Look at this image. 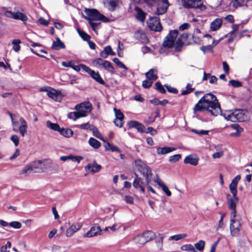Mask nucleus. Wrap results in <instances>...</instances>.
I'll use <instances>...</instances> for the list:
<instances>
[{
  "instance_id": "obj_1",
  "label": "nucleus",
  "mask_w": 252,
  "mask_h": 252,
  "mask_svg": "<svg viewBox=\"0 0 252 252\" xmlns=\"http://www.w3.org/2000/svg\"><path fill=\"white\" fill-rule=\"evenodd\" d=\"M193 111L194 114L197 112L207 111L214 116L222 112L218 99L211 93L205 94L195 105Z\"/></svg>"
},
{
  "instance_id": "obj_2",
  "label": "nucleus",
  "mask_w": 252,
  "mask_h": 252,
  "mask_svg": "<svg viewBox=\"0 0 252 252\" xmlns=\"http://www.w3.org/2000/svg\"><path fill=\"white\" fill-rule=\"evenodd\" d=\"M85 12L88 17L84 16V17L88 21H101L106 23L109 22V18L99 13V11L95 9L85 8Z\"/></svg>"
},
{
  "instance_id": "obj_3",
  "label": "nucleus",
  "mask_w": 252,
  "mask_h": 252,
  "mask_svg": "<svg viewBox=\"0 0 252 252\" xmlns=\"http://www.w3.org/2000/svg\"><path fill=\"white\" fill-rule=\"evenodd\" d=\"M135 167L145 179L153 175L151 169L141 159H137L134 161Z\"/></svg>"
},
{
  "instance_id": "obj_4",
  "label": "nucleus",
  "mask_w": 252,
  "mask_h": 252,
  "mask_svg": "<svg viewBox=\"0 0 252 252\" xmlns=\"http://www.w3.org/2000/svg\"><path fill=\"white\" fill-rule=\"evenodd\" d=\"M178 33V31L177 30L170 31L169 33L165 37L162 44V46L168 48H172Z\"/></svg>"
},
{
  "instance_id": "obj_5",
  "label": "nucleus",
  "mask_w": 252,
  "mask_h": 252,
  "mask_svg": "<svg viewBox=\"0 0 252 252\" xmlns=\"http://www.w3.org/2000/svg\"><path fill=\"white\" fill-rule=\"evenodd\" d=\"M181 1L183 6L187 9L199 8L201 10L206 9L202 0H181Z\"/></svg>"
},
{
  "instance_id": "obj_6",
  "label": "nucleus",
  "mask_w": 252,
  "mask_h": 252,
  "mask_svg": "<svg viewBox=\"0 0 252 252\" xmlns=\"http://www.w3.org/2000/svg\"><path fill=\"white\" fill-rule=\"evenodd\" d=\"M152 2L157 3L156 13L159 15L164 14L169 6V3L168 0H151ZM150 0H149V5H152L150 3Z\"/></svg>"
},
{
  "instance_id": "obj_7",
  "label": "nucleus",
  "mask_w": 252,
  "mask_h": 252,
  "mask_svg": "<svg viewBox=\"0 0 252 252\" xmlns=\"http://www.w3.org/2000/svg\"><path fill=\"white\" fill-rule=\"evenodd\" d=\"M91 104L89 102L87 103V105L85 103L77 104L75 107V109L77 111L73 112L74 116L73 120H76L78 118L85 117L86 116V114L84 109H89V108H91Z\"/></svg>"
},
{
  "instance_id": "obj_8",
  "label": "nucleus",
  "mask_w": 252,
  "mask_h": 252,
  "mask_svg": "<svg viewBox=\"0 0 252 252\" xmlns=\"http://www.w3.org/2000/svg\"><path fill=\"white\" fill-rule=\"evenodd\" d=\"M147 24L151 31L160 32L162 29L159 18L158 17H150L147 20Z\"/></svg>"
},
{
  "instance_id": "obj_9",
  "label": "nucleus",
  "mask_w": 252,
  "mask_h": 252,
  "mask_svg": "<svg viewBox=\"0 0 252 252\" xmlns=\"http://www.w3.org/2000/svg\"><path fill=\"white\" fill-rule=\"evenodd\" d=\"M230 230L231 235L233 236H237L240 232L241 227V219L230 220Z\"/></svg>"
},
{
  "instance_id": "obj_10",
  "label": "nucleus",
  "mask_w": 252,
  "mask_h": 252,
  "mask_svg": "<svg viewBox=\"0 0 252 252\" xmlns=\"http://www.w3.org/2000/svg\"><path fill=\"white\" fill-rule=\"evenodd\" d=\"M42 161L41 160H38L37 162L35 161L32 165H27L25 166L23 169L20 171V175H24L25 176L29 175L34 170L37 168L36 164H41Z\"/></svg>"
},
{
  "instance_id": "obj_11",
  "label": "nucleus",
  "mask_w": 252,
  "mask_h": 252,
  "mask_svg": "<svg viewBox=\"0 0 252 252\" xmlns=\"http://www.w3.org/2000/svg\"><path fill=\"white\" fill-rule=\"evenodd\" d=\"M241 179V176L238 175L236 176L231 181L229 186V188L231 193L233 195L235 196L237 194V185Z\"/></svg>"
},
{
  "instance_id": "obj_12",
  "label": "nucleus",
  "mask_w": 252,
  "mask_h": 252,
  "mask_svg": "<svg viewBox=\"0 0 252 252\" xmlns=\"http://www.w3.org/2000/svg\"><path fill=\"white\" fill-rule=\"evenodd\" d=\"M127 125L129 128H135L140 133H144L146 131L145 126L137 121H130L128 123Z\"/></svg>"
},
{
  "instance_id": "obj_13",
  "label": "nucleus",
  "mask_w": 252,
  "mask_h": 252,
  "mask_svg": "<svg viewBox=\"0 0 252 252\" xmlns=\"http://www.w3.org/2000/svg\"><path fill=\"white\" fill-rule=\"evenodd\" d=\"M101 229L99 226L94 225L91 228L90 231L84 234V237H92L100 234Z\"/></svg>"
},
{
  "instance_id": "obj_14",
  "label": "nucleus",
  "mask_w": 252,
  "mask_h": 252,
  "mask_svg": "<svg viewBox=\"0 0 252 252\" xmlns=\"http://www.w3.org/2000/svg\"><path fill=\"white\" fill-rule=\"evenodd\" d=\"M47 95L53 99L60 101L62 99V92L61 91H57L53 89L52 91H48Z\"/></svg>"
},
{
  "instance_id": "obj_15",
  "label": "nucleus",
  "mask_w": 252,
  "mask_h": 252,
  "mask_svg": "<svg viewBox=\"0 0 252 252\" xmlns=\"http://www.w3.org/2000/svg\"><path fill=\"white\" fill-rule=\"evenodd\" d=\"M231 195L229 194L226 195L227 201L229 209H235L236 208V204L238 202L239 198L237 197V195L234 196L233 195L230 198Z\"/></svg>"
},
{
  "instance_id": "obj_16",
  "label": "nucleus",
  "mask_w": 252,
  "mask_h": 252,
  "mask_svg": "<svg viewBox=\"0 0 252 252\" xmlns=\"http://www.w3.org/2000/svg\"><path fill=\"white\" fill-rule=\"evenodd\" d=\"M199 158L195 155H189L187 156L184 159V162L186 164L196 166L198 164Z\"/></svg>"
},
{
  "instance_id": "obj_17",
  "label": "nucleus",
  "mask_w": 252,
  "mask_h": 252,
  "mask_svg": "<svg viewBox=\"0 0 252 252\" xmlns=\"http://www.w3.org/2000/svg\"><path fill=\"white\" fill-rule=\"evenodd\" d=\"M82 226L81 222H77L75 224L71 225L66 231V235L67 237L71 236L75 232L78 230Z\"/></svg>"
},
{
  "instance_id": "obj_18",
  "label": "nucleus",
  "mask_w": 252,
  "mask_h": 252,
  "mask_svg": "<svg viewBox=\"0 0 252 252\" xmlns=\"http://www.w3.org/2000/svg\"><path fill=\"white\" fill-rule=\"evenodd\" d=\"M134 37L143 43H147L149 42V39L146 34L141 31H136L134 33Z\"/></svg>"
},
{
  "instance_id": "obj_19",
  "label": "nucleus",
  "mask_w": 252,
  "mask_h": 252,
  "mask_svg": "<svg viewBox=\"0 0 252 252\" xmlns=\"http://www.w3.org/2000/svg\"><path fill=\"white\" fill-rule=\"evenodd\" d=\"M101 168V166L98 164L94 160L93 164L89 163L86 167L85 169L93 173L98 172Z\"/></svg>"
},
{
  "instance_id": "obj_20",
  "label": "nucleus",
  "mask_w": 252,
  "mask_h": 252,
  "mask_svg": "<svg viewBox=\"0 0 252 252\" xmlns=\"http://www.w3.org/2000/svg\"><path fill=\"white\" fill-rule=\"evenodd\" d=\"M232 119L233 122H241L244 120V114L242 113L241 110H236L235 111L232 112Z\"/></svg>"
},
{
  "instance_id": "obj_21",
  "label": "nucleus",
  "mask_w": 252,
  "mask_h": 252,
  "mask_svg": "<svg viewBox=\"0 0 252 252\" xmlns=\"http://www.w3.org/2000/svg\"><path fill=\"white\" fill-rule=\"evenodd\" d=\"M90 75L91 76V77L94 79L96 82L98 83L99 84L104 85L106 87L107 86V85L105 83L104 81L102 79L101 77L100 76V74L98 72H95V71L93 70V71L91 72Z\"/></svg>"
},
{
  "instance_id": "obj_22",
  "label": "nucleus",
  "mask_w": 252,
  "mask_h": 252,
  "mask_svg": "<svg viewBox=\"0 0 252 252\" xmlns=\"http://www.w3.org/2000/svg\"><path fill=\"white\" fill-rule=\"evenodd\" d=\"M222 24L221 18H217L214 20L210 25V29L212 31H216L220 29Z\"/></svg>"
},
{
  "instance_id": "obj_23",
  "label": "nucleus",
  "mask_w": 252,
  "mask_h": 252,
  "mask_svg": "<svg viewBox=\"0 0 252 252\" xmlns=\"http://www.w3.org/2000/svg\"><path fill=\"white\" fill-rule=\"evenodd\" d=\"M145 75L148 80L155 81L158 78V70L157 69L152 68L146 73Z\"/></svg>"
},
{
  "instance_id": "obj_24",
  "label": "nucleus",
  "mask_w": 252,
  "mask_h": 252,
  "mask_svg": "<svg viewBox=\"0 0 252 252\" xmlns=\"http://www.w3.org/2000/svg\"><path fill=\"white\" fill-rule=\"evenodd\" d=\"M65 46L63 42L59 37H57L56 38V41L53 42L52 45V49L56 50H59L61 49H64Z\"/></svg>"
},
{
  "instance_id": "obj_25",
  "label": "nucleus",
  "mask_w": 252,
  "mask_h": 252,
  "mask_svg": "<svg viewBox=\"0 0 252 252\" xmlns=\"http://www.w3.org/2000/svg\"><path fill=\"white\" fill-rule=\"evenodd\" d=\"M176 149L170 147H164L157 148V153L158 155H164L175 151Z\"/></svg>"
},
{
  "instance_id": "obj_26",
  "label": "nucleus",
  "mask_w": 252,
  "mask_h": 252,
  "mask_svg": "<svg viewBox=\"0 0 252 252\" xmlns=\"http://www.w3.org/2000/svg\"><path fill=\"white\" fill-rule=\"evenodd\" d=\"M108 9L110 11H114L119 8V1L118 0H107Z\"/></svg>"
},
{
  "instance_id": "obj_27",
  "label": "nucleus",
  "mask_w": 252,
  "mask_h": 252,
  "mask_svg": "<svg viewBox=\"0 0 252 252\" xmlns=\"http://www.w3.org/2000/svg\"><path fill=\"white\" fill-rule=\"evenodd\" d=\"M137 13L136 18L141 22H144L145 19L146 13H145L140 8L136 6L135 8Z\"/></svg>"
},
{
  "instance_id": "obj_28",
  "label": "nucleus",
  "mask_w": 252,
  "mask_h": 252,
  "mask_svg": "<svg viewBox=\"0 0 252 252\" xmlns=\"http://www.w3.org/2000/svg\"><path fill=\"white\" fill-rule=\"evenodd\" d=\"M20 122L21 124V125L19 127V132L21 135L24 137L25 134L27 133V125L26 121L24 120L23 118H21L20 119Z\"/></svg>"
},
{
  "instance_id": "obj_29",
  "label": "nucleus",
  "mask_w": 252,
  "mask_h": 252,
  "mask_svg": "<svg viewBox=\"0 0 252 252\" xmlns=\"http://www.w3.org/2000/svg\"><path fill=\"white\" fill-rule=\"evenodd\" d=\"M143 237L147 241V242L153 240L156 236V234L152 231L147 230L143 233Z\"/></svg>"
},
{
  "instance_id": "obj_30",
  "label": "nucleus",
  "mask_w": 252,
  "mask_h": 252,
  "mask_svg": "<svg viewBox=\"0 0 252 252\" xmlns=\"http://www.w3.org/2000/svg\"><path fill=\"white\" fill-rule=\"evenodd\" d=\"M102 67L108 72L112 74L115 73V68L110 62L105 60L104 63H103Z\"/></svg>"
},
{
  "instance_id": "obj_31",
  "label": "nucleus",
  "mask_w": 252,
  "mask_h": 252,
  "mask_svg": "<svg viewBox=\"0 0 252 252\" xmlns=\"http://www.w3.org/2000/svg\"><path fill=\"white\" fill-rule=\"evenodd\" d=\"M88 143L91 147L95 149H98L101 146L100 142L93 137H91L89 139Z\"/></svg>"
},
{
  "instance_id": "obj_32",
  "label": "nucleus",
  "mask_w": 252,
  "mask_h": 252,
  "mask_svg": "<svg viewBox=\"0 0 252 252\" xmlns=\"http://www.w3.org/2000/svg\"><path fill=\"white\" fill-rule=\"evenodd\" d=\"M59 133L65 137H70L73 134V131L70 128H61Z\"/></svg>"
},
{
  "instance_id": "obj_33",
  "label": "nucleus",
  "mask_w": 252,
  "mask_h": 252,
  "mask_svg": "<svg viewBox=\"0 0 252 252\" xmlns=\"http://www.w3.org/2000/svg\"><path fill=\"white\" fill-rule=\"evenodd\" d=\"M47 127L54 131L59 132L61 129L60 126L57 123H53L50 121L46 122Z\"/></svg>"
},
{
  "instance_id": "obj_34",
  "label": "nucleus",
  "mask_w": 252,
  "mask_h": 252,
  "mask_svg": "<svg viewBox=\"0 0 252 252\" xmlns=\"http://www.w3.org/2000/svg\"><path fill=\"white\" fill-rule=\"evenodd\" d=\"M248 1V0H233L232 2L233 6L235 8H237L238 7L246 5Z\"/></svg>"
},
{
  "instance_id": "obj_35",
  "label": "nucleus",
  "mask_w": 252,
  "mask_h": 252,
  "mask_svg": "<svg viewBox=\"0 0 252 252\" xmlns=\"http://www.w3.org/2000/svg\"><path fill=\"white\" fill-rule=\"evenodd\" d=\"M13 19L20 20L24 22L27 20L28 17L24 13L20 12H17L14 13Z\"/></svg>"
},
{
  "instance_id": "obj_36",
  "label": "nucleus",
  "mask_w": 252,
  "mask_h": 252,
  "mask_svg": "<svg viewBox=\"0 0 252 252\" xmlns=\"http://www.w3.org/2000/svg\"><path fill=\"white\" fill-rule=\"evenodd\" d=\"M134 175L136 178L133 182V186L135 188L138 189L142 185V184H143V183L141 181V178L138 177V175L136 173H134Z\"/></svg>"
},
{
  "instance_id": "obj_37",
  "label": "nucleus",
  "mask_w": 252,
  "mask_h": 252,
  "mask_svg": "<svg viewBox=\"0 0 252 252\" xmlns=\"http://www.w3.org/2000/svg\"><path fill=\"white\" fill-rule=\"evenodd\" d=\"M111 47L109 45L106 46L103 51H102L100 54V56L103 58H106L109 55L110 51H111Z\"/></svg>"
},
{
  "instance_id": "obj_38",
  "label": "nucleus",
  "mask_w": 252,
  "mask_h": 252,
  "mask_svg": "<svg viewBox=\"0 0 252 252\" xmlns=\"http://www.w3.org/2000/svg\"><path fill=\"white\" fill-rule=\"evenodd\" d=\"M77 32L83 40L88 41L91 38V36L89 34H88L83 31L80 30L79 28L77 29Z\"/></svg>"
},
{
  "instance_id": "obj_39",
  "label": "nucleus",
  "mask_w": 252,
  "mask_h": 252,
  "mask_svg": "<svg viewBox=\"0 0 252 252\" xmlns=\"http://www.w3.org/2000/svg\"><path fill=\"white\" fill-rule=\"evenodd\" d=\"M21 42V40L18 39H13L12 41V44L13 45V49L16 52L20 50V46L19 44Z\"/></svg>"
},
{
  "instance_id": "obj_40",
  "label": "nucleus",
  "mask_w": 252,
  "mask_h": 252,
  "mask_svg": "<svg viewBox=\"0 0 252 252\" xmlns=\"http://www.w3.org/2000/svg\"><path fill=\"white\" fill-rule=\"evenodd\" d=\"M135 241L141 245H144L147 243V241H146V239L143 237V235L142 234L141 235H138L134 238Z\"/></svg>"
},
{
  "instance_id": "obj_41",
  "label": "nucleus",
  "mask_w": 252,
  "mask_h": 252,
  "mask_svg": "<svg viewBox=\"0 0 252 252\" xmlns=\"http://www.w3.org/2000/svg\"><path fill=\"white\" fill-rule=\"evenodd\" d=\"M230 127L236 130V132L235 133L232 134L233 135L234 134L236 136H239L240 133L243 130V128H242L238 124H237L231 125Z\"/></svg>"
},
{
  "instance_id": "obj_42",
  "label": "nucleus",
  "mask_w": 252,
  "mask_h": 252,
  "mask_svg": "<svg viewBox=\"0 0 252 252\" xmlns=\"http://www.w3.org/2000/svg\"><path fill=\"white\" fill-rule=\"evenodd\" d=\"M184 45V42L181 38H178L176 42V46L175 47V50L176 52H180L182 50V47Z\"/></svg>"
},
{
  "instance_id": "obj_43",
  "label": "nucleus",
  "mask_w": 252,
  "mask_h": 252,
  "mask_svg": "<svg viewBox=\"0 0 252 252\" xmlns=\"http://www.w3.org/2000/svg\"><path fill=\"white\" fill-rule=\"evenodd\" d=\"M114 111L115 114L116 119L121 121L124 120V115L123 113L119 109H117L116 108H114Z\"/></svg>"
},
{
  "instance_id": "obj_44",
  "label": "nucleus",
  "mask_w": 252,
  "mask_h": 252,
  "mask_svg": "<svg viewBox=\"0 0 252 252\" xmlns=\"http://www.w3.org/2000/svg\"><path fill=\"white\" fill-rule=\"evenodd\" d=\"M194 88H191V84H188L186 87V90L182 91L181 95H187L193 91Z\"/></svg>"
},
{
  "instance_id": "obj_45",
  "label": "nucleus",
  "mask_w": 252,
  "mask_h": 252,
  "mask_svg": "<svg viewBox=\"0 0 252 252\" xmlns=\"http://www.w3.org/2000/svg\"><path fill=\"white\" fill-rule=\"evenodd\" d=\"M156 89L158 91L159 93L164 94L166 91L164 88L161 83L159 81L157 82L155 84Z\"/></svg>"
},
{
  "instance_id": "obj_46",
  "label": "nucleus",
  "mask_w": 252,
  "mask_h": 252,
  "mask_svg": "<svg viewBox=\"0 0 252 252\" xmlns=\"http://www.w3.org/2000/svg\"><path fill=\"white\" fill-rule=\"evenodd\" d=\"M187 236V235L185 233L177 234L171 236L169 238V240L178 241L182 239H184Z\"/></svg>"
},
{
  "instance_id": "obj_47",
  "label": "nucleus",
  "mask_w": 252,
  "mask_h": 252,
  "mask_svg": "<svg viewBox=\"0 0 252 252\" xmlns=\"http://www.w3.org/2000/svg\"><path fill=\"white\" fill-rule=\"evenodd\" d=\"M194 246L197 250L199 251H203L204 249L205 241L203 240H200L198 242L195 244Z\"/></svg>"
},
{
  "instance_id": "obj_48",
  "label": "nucleus",
  "mask_w": 252,
  "mask_h": 252,
  "mask_svg": "<svg viewBox=\"0 0 252 252\" xmlns=\"http://www.w3.org/2000/svg\"><path fill=\"white\" fill-rule=\"evenodd\" d=\"M229 84L234 88H239L242 86V82L236 80H230L229 81Z\"/></svg>"
},
{
  "instance_id": "obj_49",
  "label": "nucleus",
  "mask_w": 252,
  "mask_h": 252,
  "mask_svg": "<svg viewBox=\"0 0 252 252\" xmlns=\"http://www.w3.org/2000/svg\"><path fill=\"white\" fill-rule=\"evenodd\" d=\"M113 61L120 68H123L125 70H127L128 69L127 67L122 62H121L119 59L115 58L113 59Z\"/></svg>"
},
{
  "instance_id": "obj_50",
  "label": "nucleus",
  "mask_w": 252,
  "mask_h": 252,
  "mask_svg": "<svg viewBox=\"0 0 252 252\" xmlns=\"http://www.w3.org/2000/svg\"><path fill=\"white\" fill-rule=\"evenodd\" d=\"M181 158L180 154H176L169 157V161L171 163H175L179 161Z\"/></svg>"
},
{
  "instance_id": "obj_51",
  "label": "nucleus",
  "mask_w": 252,
  "mask_h": 252,
  "mask_svg": "<svg viewBox=\"0 0 252 252\" xmlns=\"http://www.w3.org/2000/svg\"><path fill=\"white\" fill-rule=\"evenodd\" d=\"M213 46L212 45H208L207 46H203L200 47V50L205 54L207 52H213Z\"/></svg>"
},
{
  "instance_id": "obj_52",
  "label": "nucleus",
  "mask_w": 252,
  "mask_h": 252,
  "mask_svg": "<svg viewBox=\"0 0 252 252\" xmlns=\"http://www.w3.org/2000/svg\"><path fill=\"white\" fill-rule=\"evenodd\" d=\"M151 178H152V176H151L150 177H147V178L145 179H146V185H147V188H148V189H149V190H150L153 193H156V191L149 185L150 183L151 182Z\"/></svg>"
},
{
  "instance_id": "obj_53",
  "label": "nucleus",
  "mask_w": 252,
  "mask_h": 252,
  "mask_svg": "<svg viewBox=\"0 0 252 252\" xmlns=\"http://www.w3.org/2000/svg\"><path fill=\"white\" fill-rule=\"evenodd\" d=\"M9 226L15 229H19L21 227L22 224L18 221H14L10 222L9 223Z\"/></svg>"
},
{
  "instance_id": "obj_54",
  "label": "nucleus",
  "mask_w": 252,
  "mask_h": 252,
  "mask_svg": "<svg viewBox=\"0 0 252 252\" xmlns=\"http://www.w3.org/2000/svg\"><path fill=\"white\" fill-rule=\"evenodd\" d=\"M91 126H94V125L90 124L89 123L81 124L78 126V127L83 129H89L91 130L92 129Z\"/></svg>"
},
{
  "instance_id": "obj_55",
  "label": "nucleus",
  "mask_w": 252,
  "mask_h": 252,
  "mask_svg": "<svg viewBox=\"0 0 252 252\" xmlns=\"http://www.w3.org/2000/svg\"><path fill=\"white\" fill-rule=\"evenodd\" d=\"M153 82L150 80H145L142 82V86L146 89L149 88L152 86Z\"/></svg>"
},
{
  "instance_id": "obj_56",
  "label": "nucleus",
  "mask_w": 252,
  "mask_h": 252,
  "mask_svg": "<svg viewBox=\"0 0 252 252\" xmlns=\"http://www.w3.org/2000/svg\"><path fill=\"white\" fill-rule=\"evenodd\" d=\"M164 87L166 88L167 90L169 92L174 94H177L178 91L177 89L171 87L170 86L165 85Z\"/></svg>"
},
{
  "instance_id": "obj_57",
  "label": "nucleus",
  "mask_w": 252,
  "mask_h": 252,
  "mask_svg": "<svg viewBox=\"0 0 252 252\" xmlns=\"http://www.w3.org/2000/svg\"><path fill=\"white\" fill-rule=\"evenodd\" d=\"M105 61V60H103L101 58H97L93 61V63L95 65H98L99 66H103V63H104Z\"/></svg>"
},
{
  "instance_id": "obj_58",
  "label": "nucleus",
  "mask_w": 252,
  "mask_h": 252,
  "mask_svg": "<svg viewBox=\"0 0 252 252\" xmlns=\"http://www.w3.org/2000/svg\"><path fill=\"white\" fill-rule=\"evenodd\" d=\"M193 247V246L190 244H186L181 246V249L183 251H189V252H190Z\"/></svg>"
},
{
  "instance_id": "obj_59",
  "label": "nucleus",
  "mask_w": 252,
  "mask_h": 252,
  "mask_svg": "<svg viewBox=\"0 0 252 252\" xmlns=\"http://www.w3.org/2000/svg\"><path fill=\"white\" fill-rule=\"evenodd\" d=\"M10 139L14 143L15 146H17L19 145V139L17 135H13L11 137Z\"/></svg>"
},
{
  "instance_id": "obj_60",
  "label": "nucleus",
  "mask_w": 252,
  "mask_h": 252,
  "mask_svg": "<svg viewBox=\"0 0 252 252\" xmlns=\"http://www.w3.org/2000/svg\"><path fill=\"white\" fill-rule=\"evenodd\" d=\"M221 115L223 116V117H224V118L228 120V121H230L231 122H233V121H232V113H230V112H228V113H225L224 114H221V112L220 113Z\"/></svg>"
},
{
  "instance_id": "obj_61",
  "label": "nucleus",
  "mask_w": 252,
  "mask_h": 252,
  "mask_svg": "<svg viewBox=\"0 0 252 252\" xmlns=\"http://www.w3.org/2000/svg\"><path fill=\"white\" fill-rule=\"evenodd\" d=\"M161 188L167 196H170L171 195V191L169 190L168 187L165 184L162 185Z\"/></svg>"
},
{
  "instance_id": "obj_62",
  "label": "nucleus",
  "mask_w": 252,
  "mask_h": 252,
  "mask_svg": "<svg viewBox=\"0 0 252 252\" xmlns=\"http://www.w3.org/2000/svg\"><path fill=\"white\" fill-rule=\"evenodd\" d=\"M144 133H150L152 135H154L157 134L158 132L156 130L154 129L152 127H149L147 129H146V131Z\"/></svg>"
},
{
  "instance_id": "obj_63",
  "label": "nucleus",
  "mask_w": 252,
  "mask_h": 252,
  "mask_svg": "<svg viewBox=\"0 0 252 252\" xmlns=\"http://www.w3.org/2000/svg\"><path fill=\"white\" fill-rule=\"evenodd\" d=\"M81 69H82L85 72L88 73L89 75L93 70L91 69L90 68H89L88 66H86V65L82 64H81Z\"/></svg>"
},
{
  "instance_id": "obj_64",
  "label": "nucleus",
  "mask_w": 252,
  "mask_h": 252,
  "mask_svg": "<svg viewBox=\"0 0 252 252\" xmlns=\"http://www.w3.org/2000/svg\"><path fill=\"white\" fill-rule=\"evenodd\" d=\"M190 25L189 23H185L179 27V30L180 31H184L188 29Z\"/></svg>"
}]
</instances>
